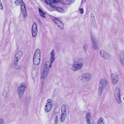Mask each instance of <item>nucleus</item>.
<instances>
[{
  "mask_svg": "<svg viewBox=\"0 0 124 124\" xmlns=\"http://www.w3.org/2000/svg\"><path fill=\"white\" fill-rule=\"evenodd\" d=\"M50 64L49 62H46L44 64L42 69L41 74V82L43 83L45 79L47 78L49 71V68L52 67L51 64L50 66Z\"/></svg>",
  "mask_w": 124,
  "mask_h": 124,
  "instance_id": "1",
  "label": "nucleus"
},
{
  "mask_svg": "<svg viewBox=\"0 0 124 124\" xmlns=\"http://www.w3.org/2000/svg\"><path fill=\"white\" fill-rule=\"evenodd\" d=\"M82 58H79L77 62L75 61L71 65V70L73 71H75L78 70L82 68L83 66Z\"/></svg>",
  "mask_w": 124,
  "mask_h": 124,
  "instance_id": "2",
  "label": "nucleus"
},
{
  "mask_svg": "<svg viewBox=\"0 0 124 124\" xmlns=\"http://www.w3.org/2000/svg\"><path fill=\"white\" fill-rule=\"evenodd\" d=\"M26 83L23 82L18 87L17 91L20 98H22L23 95L26 89Z\"/></svg>",
  "mask_w": 124,
  "mask_h": 124,
  "instance_id": "3",
  "label": "nucleus"
},
{
  "mask_svg": "<svg viewBox=\"0 0 124 124\" xmlns=\"http://www.w3.org/2000/svg\"><path fill=\"white\" fill-rule=\"evenodd\" d=\"M79 78L82 81L86 82L89 81L91 79L92 76L90 73H85L81 74Z\"/></svg>",
  "mask_w": 124,
  "mask_h": 124,
  "instance_id": "4",
  "label": "nucleus"
},
{
  "mask_svg": "<svg viewBox=\"0 0 124 124\" xmlns=\"http://www.w3.org/2000/svg\"><path fill=\"white\" fill-rule=\"evenodd\" d=\"M67 108L66 105H62L61 108L62 113L60 118L61 121L62 122L65 121L67 116V113L66 111Z\"/></svg>",
  "mask_w": 124,
  "mask_h": 124,
  "instance_id": "5",
  "label": "nucleus"
},
{
  "mask_svg": "<svg viewBox=\"0 0 124 124\" xmlns=\"http://www.w3.org/2000/svg\"><path fill=\"white\" fill-rule=\"evenodd\" d=\"M15 3L16 5L20 4L21 5V10L23 17L26 18V11L24 3L23 2L22 0H17L15 2Z\"/></svg>",
  "mask_w": 124,
  "mask_h": 124,
  "instance_id": "6",
  "label": "nucleus"
},
{
  "mask_svg": "<svg viewBox=\"0 0 124 124\" xmlns=\"http://www.w3.org/2000/svg\"><path fill=\"white\" fill-rule=\"evenodd\" d=\"M108 84L107 80L104 78H101L99 83V91L101 94L102 90L106 87Z\"/></svg>",
  "mask_w": 124,
  "mask_h": 124,
  "instance_id": "7",
  "label": "nucleus"
},
{
  "mask_svg": "<svg viewBox=\"0 0 124 124\" xmlns=\"http://www.w3.org/2000/svg\"><path fill=\"white\" fill-rule=\"evenodd\" d=\"M120 87L117 86L115 90V96L116 99L119 104L121 103V95L120 94Z\"/></svg>",
  "mask_w": 124,
  "mask_h": 124,
  "instance_id": "8",
  "label": "nucleus"
},
{
  "mask_svg": "<svg viewBox=\"0 0 124 124\" xmlns=\"http://www.w3.org/2000/svg\"><path fill=\"white\" fill-rule=\"evenodd\" d=\"M47 101V102L46 104L44 109L45 111L47 112L50 110L54 105L53 101L52 99H48Z\"/></svg>",
  "mask_w": 124,
  "mask_h": 124,
  "instance_id": "9",
  "label": "nucleus"
},
{
  "mask_svg": "<svg viewBox=\"0 0 124 124\" xmlns=\"http://www.w3.org/2000/svg\"><path fill=\"white\" fill-rule=\"evenodd\" d=\"M23 55L22 52L20 51L18 52L16 54L14 60V65L16 66L17 64L18 61L21 58Z\"/></svg>",
  "mask_w": 124,
  "mask_h": 124,
  "instance_id": "10",
  "label": "nucleus"
},
{
  "mask_svg": "<svg viewBox=\"0 0 124 124\" xmlns=\"http://www.w3.org/2000/svg\"><path fill=\"white\" fill-rule=\"evenodd\" d=\"M111 78L113 84L116 85L118 81V76L117 73L111 74Z\"/></svg>",
  "mask_w": 124,
  "mask_h": 124,
  "instance_id": "11",
  "label": "nucleus"
},
{
  "mask_svg": "<svg viewBox=\"0 0 124 124\" xmlns=\"http://www.w3.org/2000/svg\"><path fill=\"white\" fill-rule=\"evenodd\" d=\"M55 59V50H52L51 51L50 53V62H49L50 64V66H51V64H52L54 62Z\"/></svg>",
  "mask_w": 124,
  "mask_h": 124,
  "instance_id": "12",
  "label": "nucleus"
},
{
  "mask_svg": "<svg viewBox=\"0 0 124 124\" xmlns=\"http://www.w3.org/2000/svg\"><path fill=\"white\" fill-rule=\"evenodd\" d=\"M91 39L92 45V46L94 49L97 50L98 49L97 43L96 41V38L95 36L92 35Z\"/></svg>",
  "mask_w": 124,
  "mask_h": 124,
  "instance_id": "13",
  "label": "nucleus"
},
{
  "mask_svg": "<svg viewBox=\"0 0 124 124\" xmlns=\"http://www.w3.org/2000/svg\"><path fill=\"white\" fill-rule=\"evenodd\" d=\"M32 31V36L33 37H35L37 35L38 32L37 25L35 23L33 24V25Z\"/></svg>",
  "mask_w": 124,
  "mask_h": 124,
  "instance_id": "14",
  "label": "nucleus"
},
{
  "mask_svg": "<svg viewBox=\"0 0 124 124\" xmlns=\"http://www.w3.org/2000/svg\"><path fill=\"white\" fill-rule=\"evenodd\" d=\"M54 22L57 26L61 29H63L64 28V25L62 22L60 20L55 19L54 20Z\"/></svg>",
  "mask_w": 124,
  "mask_h": 124,
  "instance_id": "15",
  "label": "nucleus"
},
{
  "mask_svg": "<svg viewBox=\"0 0 124 124\" xmlns=\"http://www.w3.org/2000/svg\"><path fill=\"white\" fill-rule=\"evenodd\" d=\"M91 115V114L90 113H88L86 116L87 124H95V123L94 122H91L90 121Z\"/></svg>",
  "mask_w": 124,
  "mask_h": 124,
  "instance_id": "16",
  "label": "nucleus"
},
{
  "mask_svg": "<svg viewBox=\"0 0 124 124\" xmlns=\"http://www.w3.org/2000/svg\"><path fill=\"white\" fill-rule=\"evenodd\" d=\"M45 2L47 5L51 6V9L55 8V6L53 4V2L51 0H45Z\"/></svg>",
  "mask_w": 124,
  "mask_h": 124,
  "instance_id": "17",
  "label": "nucleus"
},
{
  "mask_svg": "<svg viewBox=\"0 0 124 124\" xmlns=\"http://www.w3.org/2000/svg\"><path fill=\"white\" fill-rule=\"evenodd\" d=\"M52 9V10H50L51 11H54L55 10H56L60 12L63 13L64 12V11L63 8H56L55 6V8H53Z\"/></svg>",
  "mask_w": 124,
  "mask_h": 124,
  "instance_id": "18",
  "label": "nucleus"
},
{
  "mask_svg": "<svg viewBox=\"0 0 124 124\" xmlns=\"http://www.w3.org/2000/svg\"><path fill=\"white\" fill-rule=\"evenodd\" d=\"M39 12L40 16L42 17L45 18H46V14L40 8H39Z\"/></svg>",
  "mask_w": 124,
  "mask_h": 124,
  "instance_id": "19",
  "label": "nucleus"
},
{
  "mask_svg": "<svg viewBox=\"0 0 124 124\" xmlns=\"http://www.w3.org/2000/svg\"><path fill=\"white\" fill-rule=\"evenodd\" d=\"M34 56L40 57V51L39 49H37L36 50Z\"/></svg>",
  "mask_w": 124,
  "mask_h": 124,
  "instance_id": "20",
  "label": "nucleus"
},
{
  "mask_svg": "<svg viewBox=\"0 0 124 124\" xmlns=\"http://www.w3.org/2000/svg\"><path fill=\"white\" fill-rule=\"evenodd\" d=\"M120 61L121 64L124 67V54L122 53L121 55Z\"/></svg>",
  "mask_w": 124,
  "mask_h": 124,
  "instance_id": "21",
  "label": "nucleus"
},
{
  "mask_svg": "<svg viewBox=\"0 0 124 124\" xmlns=\"http://www.w3.org/2000/svg\"><path fill=\"white\" fill-rule=\"evenodd\" d=\"M107 53L103 50H101L100 51V54L101 57L104 58Z\"/></svg>",
  "mask_w": 124,
  "mask_h": 124,
  "instance_id": "22",
  "label": "nucleus"
},
{
  "mask_svg": "<svg viewBox=\"0 0 124 124\" xmlns=\"http://www.w3.org/2000/svg\"><path fill=\"white\" fill-rule=\"evenodd\" d=\"M40 60L39 59H33V63L35 65H38L39 64Z\"/></svg>",
  "mask_w": 124,
  "mask_h": 124,
  "instance_id": "23",
  "label": "nucleus"
},
{
  "mask_svg": "<svg viewBox=\"0 0 124 124\" xmlns=\"http://www.w3.org/2000/svg\"><path fill=\"white\" fill-rule=\"evenodd\" d=\"M68 0H61L60 1V2L62 4L67 5V4H71V3H68Z\"/></svg>",
  "mask_w": 124,
  "mask_h": 124,
  "instance_id": "24",
  "label": "nucleus"
},
{
  "mask_svg": "<svg viewBox=\"0 0 124 124\" xmlns=\"http://www.w3.org/2000/svg\"><path fill=\"white\" fill-rule=\"evenodd\" d=\"M111 55L107 53L105 57H104V58L108 60L111 59Z\"/></svg>",
  "mask_w": 124,
  "mask_h": 124,
  "instance_id": "25",
  "label": "nucleus"
},
{
  "mask_svg": "<svg viewBox=\"0 0 124 124\" xmlns=\"http://www.w3.org/2000/svg\"><path fill=\"white\" fill-rule=\"evenodd\" d=\"M55 124H58V117L57 116H56L54 118Z\"/></svg>",
  "mask_w": 124,
  "mask_h": 124,
  "instance_id": "26",
  "label": "nucleus"
},
{
  "mask_svg": "<svg viewBox=\"0 0 124 124\" xmlns=\"http://www.w3.org/2000/svg\"><path fill=\"white\" fill-rule=\"evenodd\" d=\"M97 124H104L102 118H100L99 119L98 123Z\"/></svg>",
  "mask_w": 124,
  "mask_h": 124,
  "instance_id": "27",
  "label": "nucleus"
},
{
  "mask_svg": "<svg viewBox=\"0 0 124 124\" xmlns=\"http://www.w3.org/2000/svg\"><path fill=\"white\" fill-rule=\"evenodd\" d=\"M83 49L84 51H86L87 49V46L86 45H85L84 46Z\"/></svg>",
  "mask_w": 124,
  "mask_h": 124,
  "instance_id": "28",
  "label": "nucleus"
},
{
  "mask_svg": "<svg viewBox=\"0 0 124 124\" xmlns=\"http://www.w3.org/2000/svg\"><path fill=\"white\" fill-rule=\"evenodd\" d=\"M4 121L2 119H0V124H3Z\"/></svg>",
  "mask_w": 124,
  "mask_h": 124,
  "instance_id": "29",
  "label": "nucleus"
},
{
  "mask_svg": "<svg viewBox=\"0 0 124 124\" xmlns=\"http://www.w3.org/2000/svg\"><path fill=\"white\" fill-rule=\"evenodd\" d=\"M40 57H37L36 56H34L33 57V59H39L40 60Z\"/></svg>",
  "mask_w": 124,
  "mask_h": 124,
  "instance_id": "30",
  "label": "nucleus"
},
{
  "mask_svg": "<svg viewBox=\"0 0 124 124\" xmlns=\"http://www.w3.org/2000/svg\"><path fill=\"white\" fill-rule=\"evenodd\" d=\"M79 11L81 14H83L84 13V9L83 8H80L79 9Z\"/></svg>",
  "mask_w": 124,
  "mask_h": 124,
  "instance_id": "31",
  "label": "nucleus"
},
{
  "mask_svg": "<svg viewBox=\"0 0 124 124\" xmlns=\"http://www.w3.org/2000/svg\"><path fill=\"white\" fill-rule=\"evenodd\" d=\"M59 1V0H53V4L54 3H58Z\"/></svg>",
  "mask_w": 124,
  "mask_h": 124,
  "instance_id": "32",
  "label": "nucleus"
},
{
  "mask_svg": "<svg viewBox=\"0 0 124 124\" xmlns=\"http://www.w3.org/2000/svg\"><path fill=\"white\" fill-rule=\"evenodd\" d=\"M0 8L1 9H2L3 8L2 5V4L0 1Z\"/></svg>",
  "mask_w": 124,
  "mask_h": 124,
  "instance_id": "33",
  "label": "nucleus"
},
{
  "mask_svg": "<svg viewBox=\"0 0 124 124\" xmlns=\"http://www.w3.org/2000/svg\"><path fill=\"white\" fill-rule=\"evenodd\" d=\"M69 1L70 3H71L74 2V0H69Z\"/></svg>",
  "mask_w": 124,
  "mask_h": 124,
  "instance_id": "34",
  "label": "nucleus"
},
{
  "mask_svg": "<svg viewBox=\"0 0 124 124\" xmlns=\"http://www.w3.org/2000/svg\"><path fill=\"white\" fill-rule=\"evenodd\" d=\"M85 1V0H82V3H84Z\"/></svg>",
  "mask_w": 124,
  "mask_h": 124,
  "instance_id": "35",
  "label": "nucleus"
},
{
  "mask_svg": "<svg viewBox=\"0 0 124 124\" xmlns=\"http://www.w3.org/2000/svg\"><path fill=\"white\" fill-rule=\"evenodd\" d=\"M123 99H124V98H123Z\"/></svg>",
  "mask_w": 124,
  "mask_h": 124,
  "instance_id": "36",
  "label": "nucleus"
}]
</instances>
